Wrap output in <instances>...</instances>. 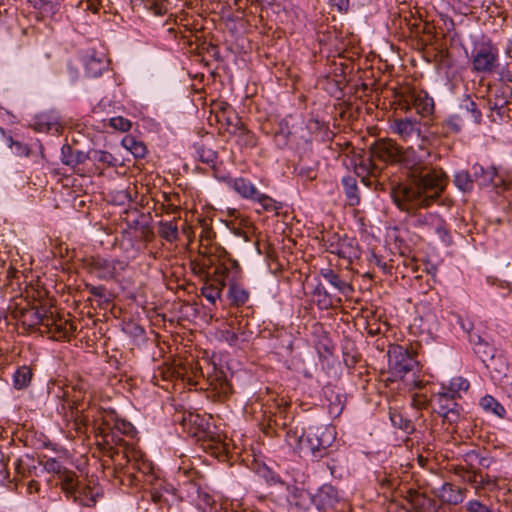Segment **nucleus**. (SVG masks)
Returning <instances> with one entry per match:
<instances>
[{"label":"nucleus","mask_w":512,"mask_h":512,"mask_svg":"<svg viewBox=\"0 0 512 512\" xmlns=\"http://www.w3.org/2000/svg\"><path fill=\"white\" fill-rule=\"evenodd\" d=\"M440 415L448 423L457 422L460 417L459 405L457 404V408L445 410L444 412L440 413Z\"/></svg>","instance_id":"obj_48"},{"label":"nucleus","mask_w":512,"mask_h":512,"mask_svg":"<svg viewBox=\"0 0 512 512\" xmlns=\"http://www.w3.org/2000/svg\"><path fill=\"white\" fill-rule=\"evenodd\" d=\"M97 0H78L75 4H71V6L82 8L83 10H91L93 12L97 11L96 7Z\"/></svg>","instance_id":"obj_50"},{"label":"nucleus","mask_w":512,"mask_h":512,"mask_svg":"<svg viewBox=\"0 0 512 512\" xmlns=\"http://www.w3.org/2000/svg\"><path fill=\"white\" fill-rule=\"evenodd\" d=\"M407 504L413 512H441L442 506L425 494L409 490L405 497Z\"/></svg>","instance_id":"obj_16"},{"label":"nucleus","mask_w":512,"mask_h":512,"mask_svg":"<svg viewBox=\"0 0 512 512\" xmlns=\"http://www.w3.org/2000/svg\"><path fill=\"white\" fill-rule=\"evenodd\" d=\"M253 201L258 202L265 211H274L278 209L275 200L260 191H258V195L254 197Z\"/></svg>","instance_id":"obj_43"},{"label":"nucleus","mask_w":512,"mask_h":512,"mask_svg":"<svg viewBox=\"0 0 512 512\" xmlns=\"http://www.w3.org/2000/svg\"><path fill=\"white\" fill-rule=\"evenodd\" d=\"M113 156L109 152L100 151L98 160L108 164L112 163Z\"/></svg>","instance_id":"obj_63"},{"label":"nucleus","mask_w":512,"mask_h":512,"mask_svg":"<svg viewBox=\"0 0 512 512\" xmlns=\"http://www.w3.org/2000/svg\"><path fill=\"white\" fill-rule=\"evenodd\" d=\"M342 185L348 204L350 206L358 205L360 203V195L356 179L352 176L344 177L342 179Z\"/></svg>","instance_id":"obj_30"},{"label":"nucleus","mask_w":512,"mask_h":512,"mask_svg":"<svg viewBox=\"0 0 512 512\" xmlns=\"http://www.w3.org/2000/svg\"><path fill=\"white\" fill-rule=\"evenodd\" d=\"M374 258L377 266H379L385 273H390L391 266H389L386 262L382 261L377 256H374Z\"/></svg>","instance_id":"obj_64"},{"label":"nucleus","mask_w":512,"mask_h":512,"mask_svg":"<svg viewBox=\"0 0 512 512\" xmlns=\"http://www.w3.org/2000/svg\"><path fill=\"white\" fill-rule=\"evenodd\" d=\"M230 187L245 199L253 200L258 195V189L248 179L243 177L234 178L229 182Z\"/></svg>","instance_id":"obj_21"},{"label":"nucleus","mask_w":512,"mask_h":512,"mask_svg":"<svg viewBox=\"0 0 512 512\" xmlns=\"http://www.w3.org/2000/svg\"><path fill=\"white\" fill-rule=\"evenodd\" d=\"M97 496L98 493L94 492L91 487L80 486L79 484L78 488L75 489V493H73L70 498L82 506L91 507L95 505Z\"/></svg>","instance_id":"obj_24"},{"label":"nucleus","mask_w":512,"mask_h":512,"mask_svg":"<svg viewBox=\"0 0 512 512\" xmlns=\"http://www.w3.org/2000/svg\"><path fill=\"white\" fill-rule=\"evenodd\" d=\"M446 185V174L441 169H432L426 177L407 178L405 182L394 185L390 195L401 211L414 214L438 199Z\"/></svg>","instance_id":"obj_1"},{"label":"nucleus","mask_w":512,"mask_h":512,"mask_svg":"<svg viewBox=\"0 0 512 512\" xmlns=\"http://www.w3.org/2000/svg\"><path fill=\"white\" fill-rule=\"evenodd\" d=\"M229 274L230 269L224 263H219L207 278L208 281L223 283V281L227 280Z\"/></svg>","instance_id":"obj_39"},{"label":"nucleus","mask_w":512,"mask_h":512,"mask_svg":"<svg viewBox=\"0 0 512 512\" xmlns=\"http://www.w3.org/2000/svg\"><path fill=\"white\" fill-rule=\"evenodd\" d=\"M125 146L131 151V153L138 158H143L146 155L147 149L142 142H137L133 138L124 140Z\"/></svg>","instance_id":"obj_42"},{"label":"nucleus","mask_w":512,"mask_h":512,"mask_svg":"<svg viewBox=\"0 0 512 512\" xmlns=\"http://www.w3.org/2000/svg\"><path fill=\"white\" fill-rule=\"evenodd\" d=\"M484 365L489 370L491 377L495 380H501L502 377L506 376L509 369L507 362L500 354H496L494 358L484 362Z\"/></svg>","instance_id":"obj_28"},{"label":"nucleus","mask_w":512,"mask_h":512,"mask_svg":"<svg viewBox=\"0 0 512 512\" xmlns=\"http://www.w3.org/2000/svg\"><path fill=\"white\" fill-rule=\"evenodd\" d=\"M500 100H501V104L500 105L497 102L492 103L490 100L488 102V105H489L491 110H496L497 114L499 116H502L504 114V111H503L504 105L507 102L505 101V98H500Z\"/></svg>","instance_id":"obj_58"},{"label":"nucleus","mask_w":512,"mask_h":512,"mask_svg":"<svg viewBox=\"0 0 512 512\" xmlns=\"http://www.w3.org/2000/svg\"><path fill=\"white\" fill-rule=\"evenodd\" d=\"M26 315L34 316V323H40L39 331L50 335L55 340H68L76 330V326L69 319H65L44 308L32 309Z\"/></svg>","instance_id":"obj_3"},{"label":"nucleus","mask_w":512,"mask_h":512,"mask_svg":"<svg viewBox=\"0 0 512 512\" xmlns=\"http://www.w3.org/2000/svg\"><path fill=\"white\" fill-rule=\"evenodd\" d=\"M204 501L208 506L207 508L204 509V512H227L226 507H224L222 503H217L209 495L204 496Z\"/></svg>","instance_id":"obj_47"},{"label":"nucleus","mask_w":512,"mask_h":512,"mask_svg":"<svg viewBox=\"0 0 512 512\" xmlns=\"http://www.w3.org/2000/svg\"><path fill=\"white\" fill-rule=\"evenodd\" d=\"M224 338L229 343V345H235L238 341V336L233 331H225Z\"/></svg>","instance_id":"obj_61"},{"label":"nucleus","mask_w":512,"mask_h":512,"mask_svg":"<svg viewBox=\"0 0 512 512\" xmlns=\"http://www.w3.org/2000/svg\"><path fill=\"white\" fill-rule=\"evenodd\" d=\"M91 269L100 279H112L120 275L126 268V263L121 260H108L105 258H94L91 261Z\"/></svg>","instance_id":"obj_14"},{"label":"nucleus","mask_w":512,"mask_h":512,"mask_svg":"<svg viewBox=\"0 0 512 512\" xmlns=\"http://www.w3.org/2000/svg\"><path fill=\"white\" fill-rule=\"evenodd\" d=\"M227 296L232 306L239 307L249 300L250 294L241 284L232 282L229 285Z\"/></svg>","instance_id":"obj_26"},{"label":"nucleus","mask_w":512,"mask_h":512,"mask_svg":"<svg viewBox=\"0 0 512 512\" xmlns=\"http://www.w3.org/2000/svg\"><path fill=\"white\" fill-rule=\"evenodd\" d=\"M7 461L3 453L0 451V480L3 481L8 478Z\"/></svg>","instance_id":"obj_54"},{"label":"nucleus","mask_w":512,"mask_h":512,"mask_svg":"<svg viewBox=\"0 0 512 512\" xmlns=\"http://www.w3.org/2000/svg\"><path fill=\"white\" fill-rule=\"evenodd\" d=\"M388 512H411V509L398 501L392 500L387 506Z\"/></svg>","instance_id":"obj_52"},{"label":"nucleus","mask_w":512,"mask_h":512,"mask_svg":"<svg viewBox=\"0 0 512 512\" xmlns=\"http://www.w3.org/2000/svg\"><path fill=\"white\" fill-rule=\"evenodd\" d=\"M109 125L115 130L121 132H127L131 128V122L128 119L123 118L122 116L112 117L109 120Z\"/></svg>","instance_id":"obj_44"},{"label":"nucleus","mask_w":512,"mask_h":512,"mask_svg":"<svg viewBox=\"0 0 512 512\" xmlns=\"http://www.w3.org/2000/svg\"><path fill=\"white\" fill-rule=\"evenodd\" d=\"M328 5L332 11L346 14L350 9V0H328Z\"/></svg>","instance_id":"obj_45"},{"label":"nucleus","mask_w":512,"mask_h":512,"mask_svg":"<svg viewBox=\"0 0 512 512\" xmlns=\"http://www.w3.org/2000/svg\"><path fill=\"white\" fill-rule=\"evenodd\" d=\"M471 98H466V104L465 107L468 111H471L473 118L476 122L480 121L481 118V112L477 109V105L475 102L470 101Z\"/></svg>","instance_id":"obj_51"},{"label":"nucleus","mask_w":512,"mask_h":512,"mask_svg":"<svg viewBox=\"0 0 512 512\" xmlns=\"http://www.w3.org/2000/svg\"><path fill=\"white\" fill-rule=\"evenodd\" d=\"M411 101H405L408 108H413L421 117H428L434 112L433 98H409Z\"/></svg>","instance_id":"obj_29"},{"label":"nucleus","mask_w":512,"mask_h":512,"mask_svg":"<svg viewBox=\"0 0 512 512\" xmlns=\"http://www.w3.org/2000/svg\"><path fill=\"white\" fill-rule=\"evenodd\" d=\"M32 369L26 365L19 367L13 374V386L17 390L27 388L32 380Z\"/></svg>","instance_id":"obj_32"},{"label":"nucleus","mask_w":512,"mask_h":512,"mask_svg":"<svg viewBox=\"0 0 512 512\" xmlns=\"http://www.w3.org/2000/svg\"><path fill=\"white\" fill-rule=\"evenodd\" d=\"M389 418L394 427H397L403 430L405 433L409 434L414 431L413 422L404 416L400 411L394 408H390L389 410Z\"/></svg>","instance_id":"obj_33"},{"label":"nucleus","mask_w":512,"mask_h":512,"mask_svg":"<svg viewBox=\"0 0 512 512\" xmlns=\"http://www.w3.org/2000/svg\"><path fill=\"white\" fill-rule=\"evenodd\" d=\"M32 127L37 132L47 133H60L62 130L60 117L54 112L37 115Z\"/></svg>","instance_id":"obj_19"},{"label":"nucleus","mask_w":512,"mask_h":512,"mask_svg":"<svg viewBox=\"0 0 512 512\" xmlns=\"http://www.w3.org/2000/svg\"><path fill=\"white\" fill-rule=\"evenodd\" d=\"M305 435L306 431L302 428L290 426L286 431L285 441L294 451L305 452Z\"/></svg>","instance_id":"obj_23"},{"label":"nucleus","mask_w":512,"mask_h":512,"mask_svg":"<svg viewBox=\"0 0 512 512\" xmlns=\"http://www.w3.org/2000/svg\"><path fill=\"white\" fill-rule=\"evenodd\" d=\"M466 508L469 512H491V510L478 500H470L466 504Z\"/></svg>","instance_id":"obj_49"},{"label":"nucleus","mask_w":512,"mask_h":512,"mask_svg":"<svg viewBox=\"0 0 512 512\" xmlns=\"http://www.w3.org/2000/svg\"><path fill=\"white\" fill-rule=\"evenodd\" d=\"M202 295L212 304L221 297V287H216L209 281L201 289Z\"/></svg>","instance_id":"obj_40"},{"label":"nucleus","mask_w":512,"mask_h":512,"mask_svg":"<svg viewBox=\"0 0 512 512\" xmlns=\"http://www.w3.org/2000/svg\"><path fill=\"white\" fill-rule=\"evenodd\" d=\"M87 290L90 294L96 296V297H103L105 295V287L102 285L94 286V285H87Z\"/></svg>","instance_id":"obj_55"},{"label":"nucleus","mask_w":512,"mask_h":512,"mask_svg":"<svg viewBox=\"0 0 512 512\" xmlns=\"http://www.w3.org/2000/svg\"><path fill=\"white\" fill-rule=\"evenodd\" d=\"M327 251L337 255L340 258L348 260L350 263L353 259L360 256V250L356 239L350 237H339L333 235L327 241Z\"/></svg>","instance_id":"obj_11"},{"label":"nucleus","mask_w":512,"mask_h":512,"mask_svg":"<svg viewBox=\"0 0 512 512\" xmlns=\"http://www.w3.org/2000/svg\"><path fill=\"white\" fill-rule=\"evenodd\" d=\"M391 128L405 142L409 143L420 140L419 144L426 145L427 143V139L421 136L420 125L417 121L409 118L396 119Z\"/></svg>","instance_id":"obj_13"},{"label":"nucleus","mask_w":512,"mask_h":512,"mask_svg":"<svg viewBox=\"0 0 512 512\" xmlns=\"http://www.w3.org/2000/svg\"><path fill=\"white\" fill-rule=\"evenodd\" d=\"M212 375L207 376L209 388L215 391L219 396H226L230 393V384L228 383L226 376L223 371L215 368Z\"/></svg>","instance_id":"obj_22"},{"label":"nucleus","mask_w":512,"mask_h":512,"mask_svg":"<svg viewBox=\"0 0 512 512\" xmlns=\"http://www.w3.org/2000/svg\"><path fill=\"white\" fill-rule=\"evenodd\" d=\"M45 471L52 475L51 481L55 486L66 495L67 498L75 493V489L80 484L78 475L73 470L68 469L60 461L55 458H48L43 462Z\"/></svg>","instance_id":"obj_6"},{"label":"nucleus","mask_w":512,"mask_h":512,"mask_svg":"<svg viewBox=\"0 0 512 512\" xmlns=\"http://www.w3.org/2000/svg\"><path fill=\"white\" fill-rule=\"evenodd\" d=\"M200 159L202 162H205L207 164H214L216 160V154L211 150H208L207 152L203 151L200 154Z\"/></svg>","instance_id":"obj_56"},{"label":"nucleus","mask_w":512,"mask_h":512,"mask_svg":"<svg viewBox=\"0 0 512 512\" xmlns=\"http://www.w3.org/2000/svg\"><path fill=\"white\" fill-rule=\"evenodd\" d=\"M158 235L169 243L176 242L179 237L177 220L160 221L157 227Z\"/></svg>","instance_id":"obj_27"},{"label":"nucleus","mask_w":512,"mask_h":512,"mask_svg":"<svg viewBox=\"0 0 512 512\" xmlns=\"http://www.w3.org/2000/svg\"><path fill=\"white\" fill-rule=\"evenodd\" d=\"M312 502L318 510L323 512H335L339 506L345 505L339 498L338 491L330 484L322 485L316 494L312 496Z\"/></svg>","instance_id":"obj_12"},{"label":"nucleus","mask_w":512,"mask_h":512,"mask_svg":"<svg viewBox=\"0 0 512 512\" xmlns=\"http://www.w3.org/2000/svg\"><path fill=\"white\" fill-rule=\"evenodd\" d=\"M466 489L455 486L451 483H444L438 490L437 496L441 501L448 504H459L466 496Z\"/></svg>","instance_id":"obj_20"},{"label":"nucleus","mask_w":512,"mask_h":512,"mask_svg":"<svg viewBox=\"0 0 512 512\" xmlns=\"http://www.w3.org/2000/svg\"><path fill=\"white\" fill-rule=\"evenodd\" d=\"M82 157H83L82 153L77 152L76 157H74L73 155H70L69 157L64 156L63 161L66 165L75 166L82 162Z\"/></svg>","instance_id":"obj_57"},{"label":"nucleus","mask_w":512,"mask_h":512,"mask_svg":"<svg viewBox=\"0 0 512 512\" xmlns=\"http://www.w3.org/2000/svg\"><path fill=\"white\" fill-rule=\"evenodd\" d=\"M462 328L469 334V341L473 346L474 353L483 363L494 358L497 354V350L487 338L475 332H471L470 328H466L463 324Z\"/></svg>","instance_id":"obj_17"},{"label":"nucleus","mask_w":512,"mask_h":512,"mask_svg":"<svg viewBox=\"0 0 512 512\" xmlns=\"http://www.w3.org/2000/svg\"><path fill=\"white\" fill-rule=\"evenodd\" d=\"M213 231L211 228H204L200 235L201 242H206L207 244L210 243L212 239Z\"/></svg>","instance_id":"obj_60"},{"label":"nucleus","mask_w":512,"mask_h":512,"mask_svg":"<svg viewBox=\"0 0 512 512\" xmlns=\"http://www.w3.org/2000/svg\"><path fill=\"white\" fill-rule=\"evenodd\" d=\"M85 72L88 77L96 78L109 67V59L104 53L91 51L84 57Z\"/></svg>","instance_id":"obj_18"},{"label":"nucleus","mask_w":512,"mask_h":512,"mask_svg":"<svg viewBox=\"0 0 512 512\" xmlns=\"http://www.w3.org/2000/svg\"><path fill=\"white\" fill-rule=\"evenodd\" d=\"M372 157L382 162H399L402 150L398 144L391 139L377 141L371 147Z\"/></svg>","instance_id":"obj_15"},{"label":"nucleus","mask_w":512,"mask_h":512,"mask_svg":"<svg viewBox=\"0 0 512 512\" xmlns=\"http://www.w3.org/2000/svg\"><path fill=\"white\" fill-rule=\"evenodd\" d=\"M453 472L456 476L460 477L463 481L475 487L478 478V470L466 468L464 466H455Z\"/></svg>","instance_id":"obj_35"},{"label":"nucleus","mask_w":512,"mask_h":512,"mask_svg":"<svg viewBox=\"0 0 512 512\" xmlns=\"http://www.w3.org/2000/svg\"><path fill=\"white\" fill-rule=\"evenodd\" d=\"M321 276L331 284L336 290L345 294L347 291H351L352 288L346 281L342 280L340 276L331 268H323L320 271Z\"/></svg>","instance_id":"obj_31"},{"label":"nucleus","mask_w":512,"mask_h":512,"mask_svg":"<svg viewBox=\"0 0 512 512\" xmlns=\"http://www.w3.org/2000/svg\"><path fill=\"white\" fill-rule=\"evenodd\" d=\"M413 226L428 235H436L444 242L449 241V230L444 219L436 213L416 215Z\"/></svg>","instance_id":"obj_10"},{"label":"nucleus","mask_w":512,"mask_h":512,"mask_svg":"<svg viewBox=\"0 0 512 512\" xmlns=\"http://www.w3.org/2000/svg\"><path fill=\"white\" fill-rule=\"evenodd\" d=\"M99 431L106 446V453L113 461L121 455L127 463H132L133 467L143 474L152 471V463L144 458V454L133 443L120 437L135 434L134 426L130 422L118 419L114 412H110L103 418Z\"/></svg>","instance_id":"obj_2"},{"label":"nucleus","mask_w":512,"mask_h":512,"mask_svg":"<svg viewBox=\"0 0 512 512\" xmlns=\"http://www.w3.org/2000/svg\"><path fill=\"white\" fill-rule=\"evenodd\" d=\"M473 175L475 178H481L483 183L490 182L493 180V177L496 175L495 168H490L486 170L482 165L475 164L472 167Z\"/></svg>","instance_id":"obj_41"},{"label":"nucleus","mask_w":512,"mask_h":512,"mask_svg":"<svg viewBox=\"0 0 512 512\" xmlns=\"http://www.w3.org/2000/svg\"><path fill=\"white\" fill-rule=\"evenodd\" d=\"M217 264H219V262H218V259L216 256L204 255V254L201 255L198 260H196L195 262L192 263L193 270L205 275V277L210 276V273H211L210 270L212 268L215 269V266Z\"/></svg>","instance_id":"obj_34"},{"label":"nucleus","mask_w":512,"mask_h":512,"mask_svg":"<svg viewBox=\"0 0 512 512\" xmlns=\"http://www.w3.org/2000/svg\"><path fill=\"white\" fill-rule=\"evenodd\" d=\"M177 195H173V197H176ZM164 200L168 202L167 212L168 213H177L179 211V206L174 205L172 203V196L168 194H164Z\"/></svg>","instance_id":"obj_59"},{"label":"nucleus","mask_w":512,"mask_h":512,"mask_svg":"<svg viewBox=\"0 0 512 512\" xmlns=\"http://www.w3.org/2000/svg\"><path fill=\"white\" fill-rule=\"evenodd\" d=\"M27 490L30 494L32 493H38L39 490H40V484L38 481L36 480H31L29 481L28 485H27Z\"/></svg>","instance_id":"obj_62"},{"label":"nucleus","mask_w":512,"mask_h":512,"mask_svg":"<svg viewBox=\"0 0 512 512\" xmlns=\"http://www.w3.org/2000/svg\"><path fill=\"white\" fill-rule=\"evenodd\" d=\"M497 485V479L489 476L488 474H483L481 471L478 470V478L477 483L475 485V489H481L485 487L490 486H496Z\"/></svg>","instance_id":"obj_46"},{"label":"nucleus","mask_w":512,"mask_h":512,"mask_svg":"<svg viewBox=\"0 0 512 512\" xmlns=\"http://www.w3.org/2000/svg\"><path fill=\"white\" fill-rule=\"evenodd\" d=\"M456 393L453 391L450 392H440L434 395L432 402L434 404V410L440 414L448 409L457 408V403L455 402Z\"/></svg>","instance_id":"obj_25"},{"label":"nucleus","mask_w":512,"mask_h":512,"mask_svg":"<svg viewBox=\"0 0 512 512\" xmlns=\"http://www.w3.org/2000/svg\"><path fill=\"white\" fill-rule=\"evenodd\" d=\"M36 309L35 307L29 308V309H22L21 310V317L22 322L24 324H27L28 326H38V329L40 328V323H34L35 317L34 316H28L26 315L30 310Z\"/></svg>","instance_id":"obj_53"},{"label":"nucleus","mask_w":512,"mask_h":512,"mask_svg":"<svg viewBox=\"0 0 512 512\" xmlns=\"http://www.w3.org/2000/svg\"><path fill=\"white\" fill-rule=\"evenodd\" d=\"M336 440V430L330 425L311 426L305 435V452L314 458H323Z\"/></svg>","instance_id":"obj_4"},{"label":"nucleus","mask_w":512,"mask_h":512,"mask_svg":"<svg viewBox=\"0 0 512 512\" xmlns=\"http://www.w3.org/2000/svg\"><path fill=\"white\" fill-rule=\"evenodd\" d=\"M144 7L156 16L164 15L168 10V0H143Z\"/></svg>","instance_id":"obj_36"},{"label":"nucleus","mask_w":512,"mask_h":512,"mask_svg":"<svg viewBox=\"0 0 512 512\" xmlns=\"http://www.w3.org/2000/svg\"><path fill=\"white\" fill-rule=\"evenodd\" d=\"M480 405L486 411H490L495 415L501 416L505 409L501 404H499L492 396H485L481 399Z\"/></svg>","instance_id":"obj_38"},{"label":"nucleus","mask_w":512,"mask_h":512,"mask_svg":"<svg viewBox=\"0 0 512 512\" xmlns=\"http://www.w3.org/2000/svg\"><path fill=\"white\" fill-rule=\"evenodd\" d=\"M209 107L215 121L223 126L230 135L245 132L242 121L229 103L221 98H213Z\"/></svg>","instance_id":"obj_8"},{"label":"nucleus","mask_w":512,"mask_h":512,"mask_svg":"<svg viewBox=\"0 0 512 512\" xmlns=\"http://www.w3.org/2000/svg\"><path fill=\"white\" fill-rule=\"evenodd\" d=\"M387 356L389 373L395 379H403L406 374L413 372L418 365L414 354L401 345H390Z\"/></svg>","instance_id":"obj_7"},{"label":"nucleus","mask_w":512,"mask_h":512,"mask_svg":"<svg viewBox=\"0 0 512 512\" xmlns=\"http://www.w3.org/2000/svg\"><path fill=\"white\" fill-rule=\"evenodd\" d=\"M498 49L491 40H482L474 43L471 52L473 71L479 73H492L498 67Z\"/></svg>","instance_id":"obj_5"},{"label":"nucleus","mask_w":512,"mask_h":512,"mask_svg":"<svg viewBox=\"0 0 512 512\" xmlns=\"http://www.w3.org/2000/svg\"><path fill=\"white\" fill-rule=\"evenodd\" d=\"M418 148L419 155H416V150L413 146L402 152L399 162H402L409 169L408 178L426 177V174L429 172H426L427 163L425 159L430 156V152L426 145L418 144Z\"/></svg>","instance_id":"obj_9"},{"label":"nucleus","mask_w":512,"mask_h":512,"mask_svg":"<svg viewBox=\"0 0 512 512\" xmlns=\"http://www.w3.org/2000/svg\"><path fill=\"white\" fill-rule=\"evenodd\" d=\"M455 185L462 191H470L473 187V181L467 171H459L454 176Z\"/></svg>","instance_id":"obj_37"}]
</instances>
